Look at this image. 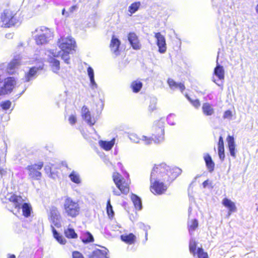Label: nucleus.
I'll list each match as a JSON object with an SVG mask.
<instances>
[{
    "mask_svg": "<svg viewBox=\"0 0 258 258\" xmlns=\"http://www.w3.org/2000/svg\"><path fill=\"white\" fill-rule=\"evenodd\" d=\"M181 173L178 167L170 168L165 163L155 165L151 173V191L154 194L164 193L169 183Z\"/></svg>",
    "mask_w": 258,
    "mask_h": 258,
    "instance_id": "1",
    "label": "nucleus"
},
{
    "mask_svg": "<svg viewBox=\"0 0 258 258\" xmlns=\"http://www.w3.org/2000/svg\"><path fill=\"white\" fill-rule=\"evenodd\" d=\"M164 124L165 119L163 118L155 121L153 126L154 133L153 134L152 137L149 138L142 136L140 141L143 142L147 145L151 144L153 141L156 144L162 143L164 140Z\"/></svg>",
    "mask_w": 258,
    "mask_h": 258,
    "instance_id": "2",
    "label": "nucleus"
},
{
    "mask_svg": "<svg viewBox=\"0 0 258 258\" xmlns=\"http://www.w3.org/2000/svg\"><path fill=\"white\" fill-rule=\"evenodd\" d=\"M14 188L11 183L9 185L6 186L5 184L1 189L0 198L3 203H11L12 206H18L22 202V197L14 193Z\"/></svg>",
    "mask_w": 258,
    "mask_h": 258,
    "instance_id": "3",
    "label": "nucleus"
},
{
    "mask_svg": "<svg viewBox=\"0 0 258 258\" xmlns=\"http://www.w3.org/2000/svg\"><path fill=\"white\" fill-rule=\"evenodd\" d=\"M33 34L35 42L38 45L47 44L53 37L51 30L44 26L36 29Z\"/></svg>",
    "mask_w": 258,
    "mask_h": 258,
    "instance_id": "4",
    "label": "nucleus"
},
{
    "mask_svg": "<svg viewBox=\"0 0 258 258\" xmlns=\"http://www.w3.org/2000/svg\"><path fill=\"white\" fill-rule=\"evenodd\" d=\"M113 180L118 189L112 187V191L114 195L119 196L121 193L127 194L129 192V187L127 183L125 182L122 176L118 173L114 172L112 175Z\"/></svg>",
    "mask_w": 258,
    "mask_h": 258,
    "instance_id": "5",
    "label": "nucleus"
},
{
    "mask_svg": "<svg viewBox=\"0 0 258 258\" xmlns=\"http://www.w3.org/2000/svg\"><path fill=\"white\" fill-rule=\"evenodd\" d=\"M19 23L18 20L11 11L6 10L1 14L0 17L1 27L10 28L17 25Z\"/></svg>",
    "mask_w": 258,
    "mask_h": 258,
    "instance_id": "6",
    "label": "nucleus"
},
{
    "mask_svg": "<svg viewBox=\"0 0 258 258\" xmlns=\"http://www.w3.org/2000/svg\"><path fill=\"white\" fill-rule=\"evenodd\" d=\"M64 209L67 215L72 217H75L78 215L80 210L78 202L73 201L71 198L66 199Z\"/></svg>",
    "mask_w": 258,
    "mask_h": 258,
    "instance_id": "7",
    "label": "nucleus"
},
{
    "mask_svg": "<svg viewBox=\"0 0 258 258\" xmlns=\"http://www.w3.org/2000/svg\"><path fill=\"white\" fill-rule=\"evenodd\" d=\"M43 166V163L39 162L36 164H31L26 167L29 178L35 180H40L42 174L39 171Z\"/></svg>",
    "mask_w": 258,
    "mask_h": 258,
    "instance_id": "8",
    "label": "nucleus"
},
{
    "mask_svg": "<svg viewBox=\"0 0 258 258\" xmlns=\"http://www.w3.org/2000/svg\"><path fill=\"white\" fill-rule=\"evenodd\" d=\"M46 54L48 56V62L50 64L52 72L57 73L60 69V63L56 58L59 56L60 53L57 52L56 50L51 49L47 50Z\"/></svg>",
    "mask_w": 258,
    "mask_h": 258,
    "instance_id": "9",
    "label": "nucleus"
},
{
    "mask_svg": "<svg viewBox=\"0 0 258 258\" xmlns=\"http://www.w3.org/2000/svg\"><path fill=\"white\" fill-rule=\"evenodd\" d=\"M57 44L62 51H73L76 46V42L71 37H61Z\"/></svg>",
    "mask_w": 258,
    "mask_h": 258,
    "instance_id": "10",
    "label": "nucleus"
},
{
    "mask_svg": "<svg viewBox=\"0 0 258 258\" xmlns=\"http://www.w3.org/2000/svg\"><path fill=\"white\" fill-rule=\"evenodd\" d=\"M13 209L10 210L15 215H17L18 214L20 213L21 210L22 209L23 215L25 217H28L30 216L32 207L30 204L25 202L24 199L22 198V202L19 204L18 206V207L16 206H12Z\"/></svg>",
    "mask_w": 258,
    "mask_h": 258,
    "instance_id": "11",
    "label": "nucleus"
},
{
    "mask_svg": "<svg viewBox=\"0 0 258 258\" xmlns=\"http://www.w3.org/2000/svg\"><path fill=\"white\" fill-rule=\"evenodd\" d=\"M155 38L156 39V44L160 53H164L167 50L166 43L165 37L160 32L155 33Z\"/></svg>",
    "mask_w": 258,
    "mask_h": 258,
    "instance_id": "12",
    "label": "nucleus"
},
{
    "mask_svg": "<svg viewBox=\"0 0 258 258\" xmlns=\"http://www.w3.org/2000/svg\"><path fill=\"white\" fill-rule=\"evenodd\" d=\"M21 64V58L20 55L15 56V57L8 63L7 68V71L9 75L15 74L18 68V67Z\"/></svg>",
    "mask_w": 258,
    "mask_h": 258,
    "instance_id": "13",
    "label": "nucleus"
},
{
    "mask_svg": "<svg viewBox=\"0 0 258 258\" xmlns=\"http://www.w3.org/2000/svg\"><path fill=\"white\" fill-rule=\"evenodd\" d=\"M82 116L86 122L90 125H93L96 122V119L92 116L89 109L85 106L82 108Z\"/></svg>",
    "mask_w": 258,
    "mask_h": 258,
    "instance_id": "14",
    "label": "nucleus"
},
{
    "mask_svg": "<svg viewBox=\"0 0 258 258\" xmlns=\"http://www.w3.org/2000/svg\"><path fill=\"white\" fill-rule=\"evenodd\" d=\"M127 39L133 48L135 50H139L141 47L137 35L134 32H130L127 36Z\"/></svg>",
    "mask_w": 258,
    "mask_h": 258,
    "instance_id": "15",
    "label": "nucleus"
},
{
    "mask_svg": "<svg viewBox=\"0 0 258 258\" xmlns=\"http://www.w3.org/2000/svg\"><path fill=\"white\" fill-rule=\"evenodd\" d=\"M108 251L105 247L102 249H95L89 255V258H109L107 255Z\"/></svg>",
    "mask_w": 258,
    "mask_h": 258,
    "instance_id": "16",
    "label": "nucleus"
},
{
    "mask_svg": "<svg viewBox=\"0 0 258 258\" xmlns=\"http://www.w3.org/2000/svg\"><path fill=\"white\" fill-rule=\"evenodd\" d=\"M167 83L170 88L172 90L179 89L181 92L185 90V86L184 84L181 82L177 83L173 79L169 78L167 80Z\"/></svg>",
    "mask_w": 258,
    "mask_h": 258,
    "instance_id": "17",
    "label": "nucleus"
},
{
    "mask_svg": "<svg viewBox=\"0 0 258 258\" xmlns=\"http://www.w3.org/2000/svg\"><path fill=\"white\" fill-rule=\"evenodd\" d=\"M50 215L51 220L54 226H55L56 227H60V216L58 211L56 209L53 208L52 210H51Z\"/></svg>",
    "mask_w": 258,
    "mask_h": 258,
    "instance_id": "18",
    "label": "nucleus"
},
{
    "mask_svg": "<svg viewBox=\"0 0 258 258\" xmlns=\"http://www.w3.org/2000/svg\"><path fill=\"white\" fill-rule=\"evenodd\" d=\"M120 45V40L118 38L113 36L111 40L110 47L112 52L113 53L115 56H117L119 54L118 48Z\"/></svg>",
    "mask_w": 258,
    "mask_h": 258,
    "instance_id": "19",
    "label": "nucleus"
},
{
    "mask_svg": "<svg viewBox=\"0 0 258 258\" xmlns=\"http://www.w3.org/2000/svg\"><path fill=\"white\" fill-rule=\"evenodd\" d=\"M222 204L228 209V215L236 211V207L234 202L227 198H224L222 201Z\"/></svg>",
    "mask_w": 258,
    "mask_h": 258,
    "instance_id": "20",
    "label": "nucleus"
},
{
    "mask_svg": "<svg viewBox=\"0 0 258 258\" xmlns=\"http://www.w3.org/2000/svg\"><path fill=\"white\" fill-rule=\"evenodd\" d=\"M227 140L230 155L235 158L236 157V154L234 139L233 137L228 136L227 138Z\"/></svg>",
    "mask_w": 258,
    "mask_h": 258,
    "instance_id": "21",
    "label": "nucleus"
},
{
    "mask_svg": "<svg viewBox=\"0 0 258 258\" xmlns=\"http://www.w3.org/2000/svg\"><path fill=\"white\" fill-rule=\"evenodd\" d=\"M120 238L122 241L128 244H134L136 240V236L132 233L129 234H124L120 236Z\"/></svg>",
    "mask_w": 258,
    "mask_h": 258,
    "instance_id": "22",
    "label": "nucleus"
},
{
    "mask_svg": "<svg viewBox=\"0 0 258 258\" xmlns=\"http://www.w3.org/2000/svg\"><path fill=\"white\" fill-rule=\"evenodd\" d=\"M115 138H113L110 141L100 140L99 142L100 146L106 151L110 150L115 144Z\"/></svg>",
    "mask_w": 258,
    "mask_h": 258,
    "instance_id": "23",
    "label": "nucleus"
},
{
    "mask_svg": "<svg viewBox=\"0 0 258 258\" xmlns=\"http://www.w3.org/2000/svg\"><path fill=\"white\" fill-rule=\"evenodd\" d=\"M204 158L209 171L210 172H213L215 167V163L212 160L211 156L209 154H206L204 155Z\"/></svg>",
    "mask_w": 258,
    "mask_h": 258,
    "instance_id": "24",
    "label": "nucleus"
},
{
    "mask_svg": "<svg viewBox=\"0 0 258 258\" xmlns=\"http://www.w3.org/2000/svg\"><path fill=\"white\" fill-rule=\"evenodd\" d=\"M38 71V68L34 67L30 69L29 72L25 74V81L29 82L35 78L36 74Z\"/></svg>",
    "mask_w": 258,
    "mask_h": 258,
    "instance_id": "25",
    "label": "nucleus"
},
{
    "mask_svg": "<svg viewBox=\"0 0 258 258\" xmlns=\"http://www.w3.org/2000/svg\"><path fill=\"white\" fill-rule=\"evenodd\" d=\"M203 112L207 116L212 115L214 113V110L212 105L209 103H205L202 106Z\"/></svg>",
    "mask_w": 258,
    "mask_h": 258,
    "instance_id": "26",
    "label": "nucleus"
},
{
    "mask_svg": "<svg viewBox=\"0 0 258 258\" xmlns=\"http://www.w3.org/2000/svg\"><path fill=\"white\" fill-rule=\"evenodd\" d=\"M132 201L137 210H140L142 208V203L140 197L136 195L132 194L131 196Z\"/></svg>",
    "mask_w": 258,
    "mask_h": 258,
    "instance_id": "27",
    "label": "nucleus"
},
{
    "mask_svg": "<svg viewBox=\"0 0 258 258\" xmlns=\"http://www.w3.org/2000/svg\"><path fill=\"white\" fill-rule=\"evenodd\" d=\"M214 74L218 77L220 80L224 78V70L223 67L218 64L214 69Z\"/></svg>",
    "mask_w": 258,
    "mask_h": 258,
    "instance_id": "28",
    "label": "nucleus"
},
{
    "mask_svg": "<svg viewBox=\"0 0 258 258\" xmlns=\"http://www.w3.org/2000/svg\"><path fill=\"white\" fill-rule=\"evenodd\" d=\"M198 225V221L196 219L188 220L187 225L190 234L196 230Z\"/></svg>",
    "mask_w": 258,
    "mask_h": 258,
    "instance_id": "29",
    "label": "nucleus"
},
{
    "mask_svg": "<svg viewBox=\"0 0 258 258\" xmlns=\"http://www.w3.org/2000/svg\"><path fill=\"white\" fill-rule=\"evenodd\" d=\"M143 87V83L138 80L134 81L132 82L131 87L134 93L139 92Z\"/></svg>",
    "mask_w": 258,
    "mask_h": 258,
    "instance_id": "30",
    "label": "nucleus"
},
{
    "mask_svg": "<svg viewBox=\"0 0 258 258\" xmlns=\"http://www.w3.org/2000/svg\"><path fill=\"white\" fill-rule=\"evenodd\" d=\"M69 177L72 182L76 184H80L81 182L79 174L75 171H73L69 175Z\"/></svg>",
    "mask_w": 258,
    "mask_h": 258,
    "instance_id": "31",
    "label": "nucleus"
},
{
    "mask_svg": "<svg viewBox=\"0 0 258 258\" xmlns=\"http://www.w3.org/2000/svg\"><path fill=\"white\" fill-rule=\"evenodd\" d=\"M51 228L53 236L56 239V240L61 244H65L66 242V239L63 238L61 235H60L56 229L52 226H51Z\"/></svg>",
    "mask_w": 258,
    "mask_h": 258,
    "instance_id": "32",
    "label": "nucleus"
},
{
    "mask_svg": "<svg viewBox=\"0 0 258 258\" xmlns=\"http://www.w3.org/2000/svg\"><path fill=\"white\" fill-rule=\"evenodd\" d=\"M73 51H57V52H59V56H61L62 59H63L65 63L67 64L70 63V57L69 54L70 53H72Z\"/></svg>",
    "mask_w": 258,
    "mask_h": 258,
    "instance_id": "33",
    "label": "nucleus"
},
{
    "mask_svg": "<svg viewBox=\"0 0 258 258\" xmlns=\"http://www.w3.org/2000/svg\"><path fill=\"white\" fill-rule=\"evenodd\" d=\"M82 241L84 243H88L94 241L93 235L89 232H86L81 237Z\"/></svg>",
    "mask_w": 258,
    "mask_h": 258,
    "instance_id": "34",
    "label": "nucleus"
},
{
    "mask_svg": "<svg viewBox=\"0 0 258 258\" xmlns=\"http://www.w3.org/2000/svg\"><path fill=\"white\" fill-rule=\"evenodd\" d=\"M141 6V3L139 2H135L132 4L128 7V12L131 13V15L134 14L139 9Z\"/></svg>",
    "mask_w": 258,
    "mask_h": 258,
    "instance_id": "35",
    "label": "nucleus"
},
{
    "mask_svg": "<svg viewBox=\"0 0 258 258\" xmlns=\"http://www.w3.org/2000/svg\"><path fill=\"white\" fill-rule=\"evenodd\" d=\"M64 233L66 236L70 238H75L77 237V234L75 232L74 229L68 228L65 230Z\"/></svg>",
    "mask_w": 258,
    "mask_h": 258,
    "instance_id": "36",
    "label": "nucleus"
},
{
    "mask_svg": "<svg viewBox=\"0 0 258 258\" xmlns=\"http://www.w3.org/2000/svg\"><path fill=\"white\" fill-rule=\"evenodd\" d=\"M197 248V242L195 239L191 238L189 241V248L190 252L194 255L196 254V250Z\"/></svg>",
    "mask_w": 258,
    "mask_h": 258,
    "instance_id": "37",
    "label": "nucleus"
},
{
    "mask_svg": "<svg viewBox=\"0 0 258 258\" xmlns=\"http://www.w3.org/2000/svg\"><path fill=\"white\" fill-rule=\"evenodd\" d=\"M107 212L109 217H112L114 215L112 207L110 203V199H109L107 202Z\"/></svg>",
    "mask_w": 258,
    "mask_h": 258,
    "instance_id": "38",
    "label": "nucleus"
},
{
    "mask_svg": "<svg viewBox=\"0 0 258 258\" xmlns=\"http://www.w3.org/2000/svg\"><path fill=\"white\" fill-rule=\"evenodd\" d=\"M197 254L199 258H208L207 253L204 252L202 248H198Z\"/></svg>",
    "mask_w": 258,
    "mask_h": 258,
    "instance_id": "39",
    "label": "nucleus"
},
{
    "mask_svg": "<svg viewBox=\"0 0 258 258\" xmlns=\"http://www.w3.org/2000/svg\"><path fill=\"white\" fill-rule=\"evenodd\" d=\"M11 104L12 103L10 101L6 100L1 103V106L3 109L6 110L10 108Z\"/></svg>",
    "mask_w": 258,
    "mask_h": 258,
    "instance_id": "40",
    "label": "nucleus"
},
{
    "mask_svg": "<svg viewBox=\"0 0 258 258\" xmlns=\"http://www.w3.org/2000/svg\"><path fill=\"white\" fill-rule=\"evenodd\" d=\"M156 109V99H153L150 101V104L149 106V110L152 112Z\"/></svg>",
    "mask_w": 258,
    "mask_h": 258,
    "instance_id": "41",
    "label": "nucleus"
},
{
    "mask_svg": "<svg viewBox=\"0 0 258 258\" xmlns=\"http://www.w3.org/2000/svg\"><path fill=\"white\" fill-rule=\"evenodd\" d=\"M175 115L174 114H170L167 117V121L168 123L171 125H173L175 124L174 122V119Z\"/></svg>",
    "mask_w": 258,
    "mask_h": 258,
    "instance_id": "42",
    "label": "nucleus"
},
{
    "mask_svg": "<svg viewBox=\"0 0 258 258\" xmlns=\"http://www.w3.org/2000/svg\"><path fill=\"white\" fill-rule=\"evenodd\" d=\"M128 137L132 142L136 143H140L141 138H139L136 134H131L129 135Z\"/></svg>",
    "mask_w": 258,
    "mask_h": 258,
    "instance_id": "43",
    "label": "nucleus"
},
{
    "mask_svg": "<svg viewBox=\"0 0 258 258\" xmlns=\"http://www.w3.org/2000/svg\"><path fill=\"white\" fill-rule=\"evenodd\" d=\"M186 97L195 107H196V108H198L200 107V102L198 99H195V100H191L189 98V97H188L187 95H186Z\"/></svg>",
    "mask_w": 258,
    "mask_h": 258,
    "instance_id": "44",
    "label": "nucleus"
},
{
    "mask_svg": "<svg viewBox=\"0 0 258 258\" xmlns=\"http://www.w3.org/2000/svg\"><path fill=\"white\" fill-rule=\"evenodd\" d=\"M90 87L92 90H95L98 87V85L95 81L94 78L90 79Z\"/></svg>",
    "mask_w": 258,
    "mask_h": 258,
    "instance_id": "45",
    "label": "nucleus"
},
{
    "mask_svg": "<svg viewBox=\"0 0 258 258\" xmlns=\"http://www.w3.org/2000/svg\"><path fill=\"white\" fill-rule=\"evenodd\" d=\"M218 155L220 159L223 161L225 158L224 148H218Z\"/></svg>",
    "mask_w": 258,
    "mask_h": 258,
    "instance_id": "46",
    "label": "nucleus"
},
{
    "mask_svg": "<svg viewBox=\"0 0 258 258\" xmlns=\"http://www.w3.org/2000/svg\"><path fill=\"white\" fill-rule=\"evenodd\" d=\"M87 74L89 79L94 78V70L92 67H89L87 69Z\"/></svg>",
    "mask_w": 258,
    "mask_h": 258,
    "instance_id": "47",
    "label": "nucleus"
},
{
    "mask_svg": "<svg viewBox=\"0 0 258 258\" xmlns=\"http://www.w3.org/2000/svg\"><path fill=\"white\" fill-rule=\"evenodd\" d=\"M232 116V112L230 110H228L224 112L223 117L224 119H226V118L229 119V118H231Z\"/></svg>",
    "mask_w": 258,
    "mask_h": 258,
    "instance_id": "48",
    "label": "nucleus"
},
{
    "mask_svg": "<svg viewBox=\"0 0 258 258\" xmlns=\"http://www.w3.org/2000/svg\"><path fill=\"white\" fill-rule=\"evenodd\" d=\"M73 258H84L81 253L78 251H75L72 253Z\"/></svg>",
    "mask_w": 258,
    "mask_h": 258,
    "instance_id": "49",
    "label": "nucleus"
},
{
    "mask_svg": "<svg viewBox=\"0 0 258 258\" xmlns=\"http://www.w3.org/2000/svg\"><path fill=\"white\" fill-rule=\"evenodd\" d=\"M69 121L71 124H72V125L74 124L76 122V121H77L76 116L74 115H71L69 117Z\"/></svg>",
    "mask_w": 258,
    "mask_h": 258,
    "instance_id": "50",
    "label": "nucleus"
},
{
    "mask_svg": "<svg viewBox=\"0 0 258 258\" xmlns=\"http://www.w3.org/2000/svg\"><path fill=\"white\" fill-rule=\"evenodd\" d=\"M218 145V148H224L223 139L222 136H220L219 137Z\"/></svg>",
    "mask_w": 258,
    "mask_h": 258,
    "instance_id": "51",
    "label": "nucleus"
},
{
    "mask_svg": "<svg viewBox=\"0 0 258 258\" xmlns=\"http://www.w3.org/2000/svg\"><path fill=\"white\" fill-rule=\"evenodd\" d=\"M44 170L47 174L50 175L51 174V168L49 165H46L44 167Z\"/></svg>",
    "mask_w": 258,
    "mask_h": 258,
    "instance_id": "52",
    "label": "nucleus"
},
{
    "mask_svg": "<svg viewBox=\"0 0 258 258\" xmlns=\"http://www.w3.org/2000/svg\"><path fill=\"white\" fill-rule=\"evenodd\" d=\"M8 169H0V174L1 176L3 177V176L6 175L8 173Z\"/></svg>",
    "mask_w": 258,
    "mask_h": 258,
    "instance_id": "53",
    "label": "nucleus"
},
{
    "mask_svg": "<svg viewBox=\"0 0 258 258\" xmlns=\"http://www.w3.org/2000/svg\"><path fill=\"white\" fill-rule=\"evenodd\" d=\"M77 9L76 6H73L69 8V11L71 13H73L75 11H76Z\"/></svg>",
    "mask_w": 258,
    "mask_h": 258,
    "instance_id": "54",
    "label": "nucleus"
},
{
    "mask_svg": "<svg viewBox=\"0 0 258 258\" xmlns=\"http://www.w3.org/2000/svg\"><path fill=\"white\" fill-rule=\"evenodd\" d=\"M208 182H209L208 180H206L203 182V186L204 188H205L207 186V185L208 184Z\"/></svg>",
    "mask_w": 258,
    "mask_h": 258,
    "instance_id": "55",
    "label": "nucleus"
},
{
    "mask_svg": "<svg viewBox=\"0 0 258 258\" xmlns=\"http://www.w3.org/2000/svg\"><path fill=\"white\" fill-rule=\"evenodd\" d=\"M6 37L7 38H12V37H13V35H12V34H11V33H9V34H7L6 35Z\"/></svg>",
    "mask_w": 258,
    "mask_h": 258,
    "instance_id": "56",
    "label": "nucleus"
},
{
    "mask_svg": "<svg viewBox=\"0 0 258 258\" xmlns=\"http://www.w3.org/2000/svg\"><path fill=\"white\" fill-rule=\"evenodd\" d=\"M148 232H147V227H146V232H145V240L146 241L148 239Z\"/></svg>",
    "mask_w": 258,
    "mask_h": 258,
    "instance_id": "57",
    "label": "nucleus"
},
{
    "mask_svg": "<svg viewBox=\"0 0 258 258\" xmlns=\"http://www.w3.org/2000/svg\"><path fill=\"white\" fill-rule=\"evenodd\" d=\"M62 14L63 15H66V10L64 9H63L62 11Z\"/></svg>",
    "mask_w": 258,
    "mask_h": 258,
    "instance_id": "58",
    "label": "nucleus"
},
{
    "mask_svg": "<svg viewBox=\"0 0 258 258\" xmlns=\"http://www.w3.org/2000/svg\"><path fill=\"white\" fill-rule=\"evenodd\" d=\"M8 258H16V256L14 254H12Z\"/></svg>",
    "mask_w": 258,
    "mask_h": 258,
    "instance_id": "59",
    "label": "nucleus"
},
{
    "mask_svg": "<svg viewBox=\"0 0 258 258\" xmlns=\"http://www.w3.org/2000/svg\"><path fill=\"white\" fill-rule=\"evenodd\" d=\"M255 11H256V12L258 14V4L256 5V7H255Z\"/></svg>",
    "mask_w": 258,
    "mask_h": 258,
    "instance_id": "60",
    "label": "nucleus"
},
{
    "mask_svg": "<svg viewBox=\"0 0 258 258\" xmlns=\"http://www.w3.org/2000/svg\"><path fill=\"white\" fill-rule=\"evenodd\" d=\"M25 90H26V89H25V90H24L22 91V92L20 94V95H21V94H22L24 92V91H25Z\"/></svg>",
    "mask_w": 258,
    "mask_h": 258,
    "instance_id": "61",
    "label": "nucleus"
},
{
    "mask_svg": "<svg viewBox=\"0 0 258 258\" xmlns=\"http://www.w3.org/2000/svg\"><path fill=\"white\" fill-rule=\"evenodd\" d=\"M66 14H67V15H66V16H68V15H69L68 12H66Z\"/></svg>",
    "mask_w": 258,
    "mask_h": 258,
    "instance_id": "62",
    "label": "nucleus"
},
{
    "mask_svg": "<svg viewBox=\"0 0 258 258\" xmlns=\"http://www.w3.org/2000/svg\"><path fill=\"white\" fill-rule=\"evenodd\" d=\"M190 208L188 209V212H190Z\"/></svg>",
    "mask_w": 258,
    "mask_h": 258,
    "instance_id": "63",
    "label": "nucleus"
}]
</instances>
